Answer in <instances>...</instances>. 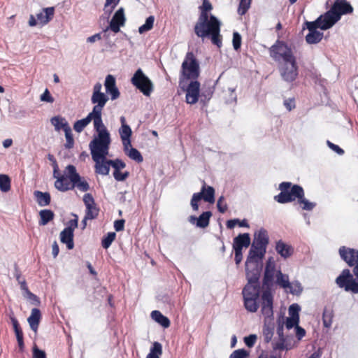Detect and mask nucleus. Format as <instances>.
<instances>
[{"instance_id":"nucleus-4","label":"nucleus","mask_w":358,"mask_h":358,"mask_svg":"<svg viewBox=\"0 0 358 358\" xmlns=\"http://www.w3.org/2000/svg\"><path fill=\"white\" fill-rule=\"evenodd\" d=\"M92 158L95 163L94 169L96 174L107 176L110 171L109 160L107 156L109 153L110 145L89 147Z\"/></svg>"},{"instance_id":"nucleus-24","label":"nucleus","mask_w":358,"mask_h":358,"mask_svg":"<svg viewBox=\"0 0 358 358\" xmlns=\"http://www.w3.org/2000/svg\"><path fill=\"white\" fill-rule=\"evenodd\" d=\"M211 216L212 213L210 211H206L202 213L199 217H196L194 215L189 216L188 221L191 224H195L197 227L206 228L209 225L210 218Z\"/></svg>"},{"instance_id":"nucleus-21","label":"nucleus","mask_w":358,"mask_h":358,"mask_svg":"<svg viewBox=\"0 0 358 358\" xmlns=\"http://www.w3.org/2000/svg\"><path fill=\"white\" fill-rule=\"evenodd\" d=\"M106 92L110 96L111 100H116L120 96V92L116 86V80L113 75H108L104 82Z\"/></svg>"},{"instance_id":"nucleus-28","label":"nucleus","mask_w":358,"mask_h":358,"mask_svg":"<svg viewBox=\"0 0 358 358\" xmlns=\"http://www.w3.org/2000/svg\"><path fill=\"white\" fill-rule=\"evenodd\" d=\"M108 101V96L103 92L100 94H92L91 101L95 104L93 107L92 111L102 112L103 107Z\"/></svg>"},{"instance_id":"nucleus-7","label":"nucleus","mask_w":358,"mask_h":358,"mask_svg":"<svg viewBox=\"0 0 358 358\" xmlns=\"http://www.w3.org/2000/svg\"><path fill=\"white\" fill-rule=\"evenodd\" d=\"M181 73L184 81L185 80H196L200 74L199 64L193 52L187 53L181 66Z\"/></svg>"},{"instance_id":"nucleus-5","label":"nucleus","mask_w":358,"mask_h":358,"mask_svg":"<svg viewBox=\"0 0 358 358\" xmlns=\"http://www.w3.org/2000/svg\"><path fill=\"white\" fill-rule=\"evenodd\" d=\"M353 266L352 271L356 278L353 277L349 269L345 268L336 278V283L338 287L344 289L346 292L358 294V261Z\"/></svg>"},{"instance_id":"nucleus-19","label":"nucleus","mask_w":358,"mask_h":358,"mask_svg":"<svg viewBox=\"0 0 358 358\" xmlns=\"http://www.w3.org/2000/svg\"><path fill=\"white\" fill-rule=\"evenodd\" d=\"M275 271V262L272 257H269L266 263L263 278V285L269 288L273 285Z\"/></svg>"},{"instance_id":"nucleus-48","label":"nucleus","mask_w":358,"mask_h":358,"mask_svg":"<svg viewBox=\"0 0 358 358\" xmlns=\"http://www.w3.org/2000/svg\"><path fill=\"white\" fill-rule=\"evenodd\" d=\"M292 348H293V345L290 343H287L282 336L280 338V340L274 344V346H273V348L275 350H291Z\"/></svg>"},{"instance_id":"nucleus-45","label":"nucleus","mask_w":358,"mask_h":358,"mask_svg":"<svg viewBox=\"0 0 358 358\" xmlns=\"http://www.w3.org/2000/svg\"><path fill=\"white\" fill-rule=\"evenodd\" d=\"M126 155L137 163H141L143 161L141 153L136 148H130Z\"/></svg>"},{"instance_id":"nucleus-52","label":"nucleus","mask_w":358,"mask_h":358,"mask_svg":"<svg viewBox=\"0 0 358 358\" xmlns=\"http://www.w3.org/2000/svg\"><path fill=\"white\" fill-rule=\"evenodd\" d=\"M119 1L120 0H106L104 12L110 15L115 6L118 4Z\"/></svg>"},{"instance_id":"nucleus-1","label":"nucleus","mask_w":358,"mask_h":358,"mask_svg":"<svg viewBox=\"0 0 358 358\" xmlns=\"http://www.w3.org/2000/svg\"><path fill=\"white\" fill-rule=\"evenodd\" d=\"M220 21L213 15H199L194 25L195 34L201 38H210L213 44L220 48L222 45L220 35Z\"/></svg>"},{"instance_id":"nucleus-9","label":"nucleus","mask_w":358,"mask_h":358,"mask_svg":"<svg viewBox=\"0 0 358 358\" xmlns=\"http://www.w3.org/2000/svg\"><path fill=\"white\" fill-rule=\"evenodd\" d=\"M215 190L212 186H208L206 182H203V185L201 191L197 193H194L190 201L191 206L194 211L199 210V201L203 199L206 202L209 203H215Z\"/></svg>"},{"instance_id":"nucleus-57","label":"nucleus","mask_w":358,"mask_h":358,"mask_svg":"<svg viewBox=\"0 0 358 358\" xmlns=\"http://www.w3.org/2000/svg\"><path fill=\"white\" fill-rule=\"evenodd\" d=\"M249 356V352L245 349H238L234 351L229 358H247Z\"/></svg>"},{"instance_id":"nucleus-15","label":"nucleus","mask_w":358,"mask_h":358,"mask_svg":"<svg viewBox=\"0 0 358 358\" xmlns=\"http://www.w3.org/2000/svg\"><path fill=\"white\" fill-rule=\"evenodd\" d=\"M261 311L264 317L266 319H271L273 317V296L269 289L264 290L261 296Z\"/></svg>"},{"instance_id":"nucleus-14","label":"nucleus","mask_w":358,"mask_h":358,"mask_svg":"<svg viewBox=\"0 0 358 358\" xmlns=\"http://www.w3.org/2000/svg\"><path fill=\"white\" fill-rule=\"evenodd\" d=\"M184 83L185 81L180 78L179 85L186 92L185 101L188 104L193 105L199 101L200 97V83L197 80H191L186 87Z\"/></svg>"},{"instance_id":"nucleus-61","label":"nucleus","mask_w":358,"mask_h":358,"mask_svg":"<svg viewBox=\"0 0 358 358\" xmlns=\"http://www.w3.org/2000/svg\"><path fill=\"white\" fill-rule=\"evenodd\" d=\"M129 173L128 171H125L124 173H121L120 171H113V177L117 181H124L125 180Z\"/></svg>"},{"instance_id":"nucleus-31","label":"nucleus","mask_w":358,"mask_h":358,"mask_svg":"<svg viewBox=\"0 0 358 358\" xmlns=\"http://www.w3.org/2000/svg\"><path fill=\"white\" fill-rule=\"evenodd\" d=\"M10 319L11 320L13 329L16 336L17 344L19 349L21 352L24 350V340H23V332L20 327L19 322L15 318V317L13 315L10 316Z\"/></svg>"},{"instance_id":"nucleus-43","label":"nucleus","mask_w":358,"mask_h":358,"mask_svg":"<svg viewBox=\"0 0 358 358\" xmlns=\"http://www.w3.org/2000/svg\"><path fill=\"white\" fill-rule=\"evenodd\" d=\"M90 117L88 114L86 117L77 120L73 124V129L78 133L82 132L84 129L90 124Z\"/></svg>"},{"instance_id":"nucleus-11","label":"nucleus","mask_w":358,"mask_h":358,"mask_svg":"<svg viewBox=\"0 0 358 358\" xmlns=\"http://www.w3.org/2000/svg\"><path fill=\"white\" fill-rule=\"evenodd\" d=\"M280 75L282 80L287 83H293L299 76V66L296 59L284 62L278 66Z\"/></svg>"},{"instance_id":"nucleus-2","label":"nucleus","mask_w":358,"mask_h":358,"mask_svg":"<svg viewBox=\"0 0 358 358\" xmlns=\"http://www.w3.org/2000/svg\"><path fill=\"white\" fill-rule=\"evenodd\" d=\"M280 193L274 196L275 201L280 203H286L298 199L303 210H312L316 203L310 202L304 197V191L299 185H292L290 182H282L279 185Z\"/></svg>"},{"instance_id":"nucleus-40","label":"nucleus","mask_w":358,"mask_h":358,"mask_svg":"<svg viewBox=\"0 0 358 358\" xmlns=\"http://www.w3.org/2000/svg\"><path fill=\"white\" fill-rule=\"evenodd\" d=\"M162 355V345L160 343L155 341L153 343L150 352L147 355L146 358H159Z\"/></svg>"},{"instance_id":"nucleus-41","label":"nucleus","mask_w":358,"mask_h":358,"mask_svg":"<svg viewBox=\"0 0 358 358\" xmlns=\"http://www.w3.org/2000/svg\"><path fill=\"white\" fill-rule=\"evenodd\" d=\"M334 313L331 308H325L322 314L323 324L325 327H330L333 322Z\"/></svg>"},{"instance_id":"nucleus-13","label":"nucleus","mask_w":358,"mask_h":358,"mask_svg":"<svg viewBox=\"0 0 358 358\" xmlns=\"http://www.w3.org/2000/svg\"><path fill=\"white\" fill-rule=\"evenodd\" d=\"M262 270V262L246 259L245 275L248 283L259 284V278Z\"/></svg>"},{"instance_id":"nucleus-29","label":"nucleus","mask_w":358,"mask_h":358,"mask_svg":"<svg viewBox=\"0 0 358 358\" xmlns=\"http://www.w3.org/2000/svg\"><path fill=\"white\" fill-rule=\"evenodd\" d=\"M250 245V237L248 233L240 234L234 238L233 249L242 250Z\"/></svg>"},{"instance_id":"nucleus-25","label":"nucleus","mask_w":358,"mask_h":358,"mask_svg":"<svg viewBox=\"0 0 358 358\" xmlns=\"http://www.w3.org/2000/svg\"><path fill=\"white\" fill-rule=\"evenodd\" d=\"M266 252V248L252 243L247 259L262 261Z\"/></svg>"},{"instance_id":"nucleus-64","label":"nucleus","mask_w":358,"mask_h":358,"mask_svg":"<svg viewBox=\"0 0 358 358\" xmlns=\"http://www.w3.org/2000/svg\"><path fill=\"white\" fill-rule=\"evenodd\" d=\"M33 358H46L45 352L34 345L33 347Z\"/></svg>"},{"instance_id":"nucleus-35","label":"nucleus","mask_w":358,"mask_h":358,"mask_svg":"<svg viewBox=\"0 0 358 358\" xmlns=\"http://www.w3.org/2000/svg\"><path fill=\"white\" fill-rule=\"evenodd\" d=\"M151 318L158 324H159L164 328H168L170 326V320L169 319L162 315V313L159 310H153L150 314Z\"/></svg>"},{"instance_id":"nucleus-20","label":"nucleus","mask_w":358,"mask_h":358,"mask_svg":"<svg viewBox=\"0 0 358 358\" xmlns=\"http://www.w3.org/2000/svg\"><path fill=\"white\" fill-rule=\"evenodd\" d=\"M339 255L349 266H353L358 261V250L356 249L342 246L339 248Z\"/></svg>"},{"instance_id":"nucleus-34","label":"nucleus","mask_w":358,"mask_h":358,"mask_svg":"<svg viewBox=\"0 0 358 358\" xmlns=\"http://www.w3.org/2000/svg\"><path fill=\"white\" fill-rule=\"evenodd\" d=\"M34 196L40 206H46L50 203L51 196L49 192L36 190L34 192Z\"/></svg>"},{"instance_id":"nucleus-12","label":"nucleus","mask_w":358,"mask_h":358,"mask_svg":"<svg viewBox=\"0 0 358 358\" xmlns=\"http://www.w3.org/2000/svg\"><path fill=\"white\" fill-rule=\"evenodd\" d=\"M64 173L69 178L71 189H73L75 187L82 192H87L90 189V185L86 180H81V177L77 172L75 166L68 165L64 170Z\"/></svg>"},{"instance_id":"nucleus-26","label":"nucleus","mask_w":358,"mask_h":358,"mask_svg":"<svg viewBox=\"0 0 358 358\" xmlns=\"http://www.w3.org/2000/svg\"><path fill=\"white\" fill-rule=\"evenodd\" d=\"M275 250L282 258L287 259L294 253V248L292 245L279 240L275 243Z\"/></svg>"},{"instance_id":"nucleus-39","label":"nucleus","mask_w":358,"mask_h":358,"mask_svg":"<svg viewBox=\"0 0 358 358\" xmlns=\"http://www.w3.org/2000/svg\"><path fill=\"white\" fill-rule=\"evenodd\" d=\"M120 122L122 126L119 129V133L121 138H130L132 131L130 127L126 124V120L124 117L122 116L120 117Z\"/></svg>"},{"instance_id":"nucleus-62","label":"nucleus","mask_w":358,"mask_h":358,"mask_svg":"<svg viewBox=\"0 0 358 358\" xmlns=\"http://www.w3.org/2000/svg\"><path fill=\"white\" fill-rule=\"evenodd\" d=\"M41 101L52 103L54 102L55 99L51 96L49 90L45 89L44 92L41 95Z\"/></svg>"},{"instance_id":"nucleus-51","label":"nucleus","mask_w":358,"mask_h":358,"mask_svg":"<svg viewBox=\"0 0 358 358\" xmlns=\"http://www.w3.org/2000/svg\"><path fill=\"white\" fill-rule=\"evenodd\" d=\"M252 0H241L238 8V13L241 15H243L246 13L250 7Z\"/></svg>"},{"instance_id":"nucleus-47","label":"nucleus","mask_w":358,"mask_h":358,"mask_svg":"<svg viewBox=\"0 0 358 358\" xmlns=\"http://www.w3.org/2000/svg\"><path fill=\"white\" fill-rule=\"evenodd\" d=\"M116 237L115 232H108L101 240V245L104 249H108Z\"/></svg>"},{"instance_id":"nucleus-46","label":"nucleus","mask_w":358,"mask_h":358,"mask_svg":"<svg viewBox=\"0 0 358 358\" xmlns=\"http://www.w3.org/2000/svg\"><path fill=\"white\" fill-rule=\"evenodd\" d=\"M0 189L3 192L10 189V179L7 175L0 174Z\"/></svg>"},{"instance_id":"nucleus-10","label":"nucleus","mask_w":358,"mask_h":358,"mask_svg":"<svg viewBox=\"0 0 358 358\" xmlns=\"http://www.w3.org/2000/svg\"><path fill=\"white\" fill-rule=\"evenodd\" d=\"M131 83L145 96H149L153 91V84L150 78L138 69L131 79Z\"/></svg>"},{"instance_id":"nucleus-16","label":"nucleus","mask_w":358,"mask_h":358,"mask_svg":"<svg viewBox=\"0 0 358 358\" xmlns=\"http://www.w3.org/2000/svg\"><path fill=\"white\" fill-rule=\"evenodd\" d=\"M125 21L124 9L121 7L115 13L109 23V26L103 32L106 34L110 29L114 33H118L120 31V27L124 26Z\"/></svg>"},{"instance_id":"nucleus-33","label":"nucleus","mask_w":358,"mask_h":358,"mask_svg":"<svg viewBox=\"0 0 358 358\" xmlns=\"http://www.w3.org/2000/svg\"><path fill=\"white\" fill-rule=\"evenodd\" d=\"M60 241L69 250H72L74 248L73 231L64 228L60 233Z\"/></svg>"},{"instance_id":"nucleus-49","label":"nucleus","mask_w":358,"mask_h":358,"mask_svg":"<svg viewBox=\"0 0 358 358\" xmlns=\"http://www.w3.org/2000/svg\"><path fill=\"white\" fill-rule=\"evenodd\" d=\"M213 92L214 90L212 87L203 88L200 93L201 102L204 103L208 102L211 99Z\"/></svg>"},{"instance_id":"nucleus-38","label":"nucleus","mask_w":358,"mask_h":358,"mask_svg":"<svg viewBox=\"0 0 358 358\" xmlns=\"http://www.w3.org/2000/svg\"><path fill=\"white\" fill-rule=\"evenodd\" d=\"M323 38V33L319 31H309L306 36V41L308 44H317L321 41Z\"/></svg>"},{"instance_id":"nucleus-50","label":"nucleus","mask_w":358,"mask_h":358,"mask_svg":"<svg viewBox=\"0 0 358 358\" xmlns=\"http://www.w3.org/2000/svg\"><path fill=\"white\" fill-rule=\"evenodd\" d=\"M64 133L66 141L64 145V147L66 149H71L74 145V139L73 137L71 127H69L67 129H65Z\"/></svg>"},{"instance_id":"nucleus-18","label":"nucleus","mask_w":358,"mask_h":358,"mask_svg":"<svg viewBox=\"0 0 358 358\" xmlns=\"http://www.w3.org/2000/svg\"><path fill=\"white\" fill-rule=\"evenodd\" d=\"M52 168L53 177L57 179L55 182V188L62 192L71 190V187H69V180L65 175V173L64 172V175H62L59 173L58 166H55Z\"/></svg>"},{"instance_id":"nucleus-37","label":"nucleus","mask_w":358,"mask_h":358,"mask_svg":"<svg viewBox=\"0 0 358 358\" xmlns=\"http://www.w3.org/2000/svg\"><path fill=\"white\" fill-rule=\"evenodd\" d=\"M40 220L39 224L41 226L46 225L49 222L52 220L55 214L52 210L48 209L41 210L39 212Z\"/></svg>"},{"instance_id":"nucleus-44","label":"nucleus","mask_w":358,"mask_h":358,"mask_svg":"<svg viewBox=\"0 0 358 358\" xmlns=\"http://www.w3.org/2000/svg\"><path fill=\"white\" fill-rule=\"evenodd\" d=\"M155 22V17L153 15H150L145 20V23L139 27L138 32L140 34H143L146 31L151 30L153 27Z\"/></svg>"},{"instance_id":"nucleus-8","label":"nucleus","mask_w":358,"mask_h":358,"mask_svg":"<svg viewBox=\"0 0 358 358\" xmlns=\"http://www.w3.org/2000/svg\"><path fill=\"white\" fill-rule=\"evenodd\" d=\"M270 57L275 62L289 61L296 58L293 51L285 41L278 39L275 43L269 48Z\"/></svg>"},{"instance_id":"nucleus-36","label":"nucleus","mask_w":358,"mask_h":358,"mask_svg":"<svg viewBox=\"0 0 358 358\" xmlns=\"http://www.w3.org/2000/svg\"><path fill=\"white\" fill-rule=\"evenodd\" d=\"M50 122L51 124L55 127L56 131L63 129L64 131L65 129H67L70 127L66 119L59 115L52 117Z\"/></svg>"},{"instance_id":"nucleus-22","label":"nucleus","mask_w":358,"mask_h":358,"mask_svg":"<svg viewBox=\"0 0 358 358\" xmlns=\"http://www.w3.org/2000/svg\"><path fill=\"white\" fill-rule=\"evenodd\" d=\"M331 10L338 15V19L343 15L350 14L353 12V8L346 0H335L331 6Z\"/></svg>"},{"instance_id":"nucleus-42","label":"nucleus","mask_w":358,"mask_h":358,"mask_svg":"<svg viewBox=\"0 0 358 358\" xmlns=\"http://www.w3.org/2000/svg\"><path fill=\"white\" fill-rule=\"evenodd\" d=\"M276 283L283 288L291 287V284L289 281L288 275H284L280 271L277 272Z\"/></svg>"},{"instance_id":"nucleus-3","label":"nucleus","mask_w":358,"mask_h":358,"mask_svg":"<svg viewBox=\"0 0 358 358\" xmlns=\"http://www.w3.org/2000/svg\"><path fill=\"white\" fill-rule=\"evenodd\" d=\"M90 122L93 120L94 129L97 132V136L90 141L89 147L110 145L111 138L110 133L103 123L102 112L92 111L89 113Z\"/></svg>"},{"instance_id":"nucleus-27","label":"nucleus","mask_w":358,"mask_h":358,"mask_svg":"<svg viewBox=\"0 0 358 358\" xmlns=\"http://www.w3.org/2000/svg\"><path fill=\"white\" fill-rule=\"evenodd\" d=\"M252 243L257 245H261L267 248L269 243L268 231L264 228H261L256 231L254 234V239Z\"/></svg>"},{"instance_id":"nucleus-17","label":"nucleus","mask_w":358,"mask_h":358,"mask_svg":"<svg viewBox=\"0 0 358 358\" xmlns=\"http://www.w3.org/2000/svg\"><path fill=\"white\" fill-rule=\"evenodd\" d=\"M83 202L86 207V219H95L99 215V209L96 206L94 199L90 193H86L83 196Z\"/></svg>"},{"instance_id":"nucleus-6","label":"nucleus","mask_w":358,"mask_h":358,"mask_svg":"<svg viewBox=\"0 0 358 358\" xmlns=\"http://www.w3.org/2000/svg\"><path fill=\"white\" fill-rule=\"evenodd\" d=\"M244 307L250 313L258 310L260 294V284L247 283L242 290Z\"/></svg>"},{"instance_id":"nucleus-60","label":"nucleus","mask_w":358,"mask_h":358,"mask_svg":"<svg viewBox=\"0 0 358 358\" xmlns=\"http://www.w3.org/2000/svg\"><path fill=\"white\" fill-rule=\"evenodd\" d=\"M224 196H221L217 202V210L221 213H224L228 209V206L226 202H224Z\"/></svg>"},{"instance_id":"nucleus-53","label":"nucleus","mask_w":358,"mask_h":358,"mask_svg":"<svg viewBox=\"0 0 358 358\" xmlns=\"http://www.w3.org/2000/svg\"><path fill=\"white\" fill-rule=\"evenodd\" d=\"M301 310V307L297 303H292L289 306L288 309V313L289 317H294L296 318H299V312Z\"/></svg>"},{"instance_id":"nucleus-58","label":"nucleus","mask_w":358,"mask_h":358,"mask_svg":"<svg viewBox=\"0 0 358 358\" xmlns=\"http://www.w3.org/2000/svg\"><path fill=\"white\" fill-rule=\"evenodd\" d=\"M232 43L235 50H238L240 49L241 45V36L238 32H234Z\"/></svg>"},{"instance_id":"nucleus-63","label":"nucleus","mask_w":358,"mask_h":358,"mask_svg":"<svg viewBox=\"0 0 358 358\" xmlns=\"http://www.w3.org/2000/svg\"><path fill=\"white\" fill-rule=\"evenodd\" d=\"M257 338L255 334H250V336L244 338V342L248 347L252 348L254 346Z\"/></svg>"},{"instance_id":"nucleus-32","label":"nucleus","mask_w":358,"mask_h":358,"mask_svg":"<svg viewBox=\"0 0 358 358\" xmlns=\"http://www.w3.org/2000/svg\"><path fill=\"white\" fill-rule=\"evenodd\" d=\"M41 318V314L40 310L36 308H33L31 310L30 316L27 319V321L30 328L34 332L37 331Z\"/></svg>"},{"instance_id":"nucleus-59","label":"nucleus","mask_w":358,"mask_h":358,"mask_svg":"<svg viewBox=\"0 0 358 358\" xmlns=\"http://www.w3.org/2000/svg\"><path fill=\"white\" fill-rule=\"evenodd\" d=\"M299 318L294 317H289L286 320L285 325L287 329H291L293 327H296L299 325Z\"/></svg>"},{"instance_id":"nucleus-23","label":"nucleus","mask_w":358,"mask_h":358,"mask_svg":"<svg viewBox=\"0 0 358 358\" xmlns=\"http://www.w3.org/2000/svg\"><path fill=\"white\" fill-rule=\"evenodd\" d=\"M338 16V15H336L331 8H330L324 14L320 15L319 20L321 21L322 24L321 29L327 30L332 27L337 22L340 20Z\"/></svg>"},{"instance_id":"nucleus-56","label":"nucleus","mask_w":358,"mask_h":358,"mask_svg":"<svg viewBox=\"0 0 358 358\" xmlns=\"http://www.w3.org/2000/svg\"><path fill=\"white\" fill-rule=\"evenodd\" d=\"M109 163L111 164V166L114 169V171H120L122 169L125 168L126 164L120 159H110Z\"/></svg>"},{"instance_id":"nucleus-55","label":"nucleus","mask_w":358,"mask_h":358,"mask_svg":"<svg viewBox=\"0 0 358 358\" xmlns=\"http://www.w3.org/2000/svg\"><path fill=\"white\" fill-rule=\"evenodd\" d=\"M200 15L206 14L208 15V12L213 9L212 4L208 0H203L201 6H199Z\"/></svg>"},{"instance_id":"nucleus-54","label":"nucleus","mask_w":358,"mask_h":358,"mask_svg":"<svg viewBox=\"0 0 358 358\" xmlns=\"http://www.w3.org/2000/svg\"><path fill=\"white\" fill-rule=\"evenodd\" d=\"M306 28L309 31H317V29H321V21L319 20V17L313 22H306Z\"/></svg>"},{"instance_id":"nucleus-30","label":"nucleus","mask_w":358,"mask_h":358,"mask_svg":"<svg viewBox=\"0 0 358 358\" xmlns=\"http://www.w3.org/2000/svg\"><path fill=\"white\" fill-rule=\"evenodd\" d=\"M55 8L48 7L43 8L40 13H37L36 17L39 24L41 25L47 24L54 17Z\"/></svg>"}]
</instances>
